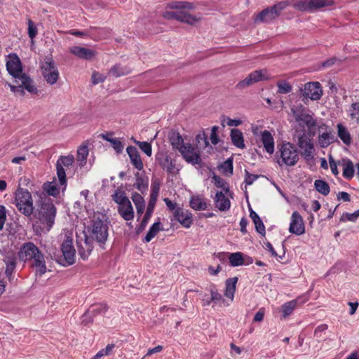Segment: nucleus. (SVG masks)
Wrapping results in <instances>:
<instances>
[{"label":"nucleus","mask_w":359,"mask_h":359,"mask_svg":"<svg viewBox=\"0 0 359 359\" xmlns=\"http://www.w3.org/2000/svg\"><path fill=\"white\" fill-rule=\"evenodd\" d=\"M269 76L266 69L256 70L250 73L245 79L238 82L236 88L239 90H243L258 81L268 80Z\"/></svg>","instance_id":"14"},{"label":"nucleus","mask_w":359,"mask_h":359,"mask_svg":"<svg viewBox=\"0 0 359 359\" xmlns=\"http://www.w3.org/2000/svg\"><path fill=\"white\" fill-rule=\"evenodd\" d=\"M43 189L46 191L44 193L48 196H57L60 193V190L57 188V184L54 182L45 183L43 184Z\"/></svg>","instance_id":"42"},{"label":"nucleus","mask_w":359,"mask_h":359,"mask_svg":"<svg viewBox=\"0 0 359 359\" xmlns=\"http://www.w3.org/2000/svg\"><path fill=\"white\" fill-rule=\"evenodd\" d=\"M175 217L185 228H189L193 222L191 212L182 208L175 210Z\"/></svg>","instance_id":"21"},{"label":"nucleus","mask_w":359,"mask_h":359,"mask_svg":"<svg viewBox=\"0 0 359 359\" xmlns=\"http://www.w3.org/2000/svg\"><path fill=\"white\" fill-rule=\"evenodd\" d=\"M350 116L352 119L359 120V102H354L351 104Z\"/></svg>","instance_id":"54"},{"label":"nucleus","mask_w":359,"mask_h":359,"mask_svg":"<svg viewBox=\"0 0 359 359\" xmlns=\"http://www.w3.org/2000/svg\"><path fill=\"white\" fill-rule=\"evenodd\" d=\"M61 250L63 259L60 264L65 266L74 264L76 258V250L73 245V239L71 236H66L65 239L61 245Z\"/></svg>","instance_id":"11"},{"label":"nucleus","mask_w":359,"mask_h":359,"mask_svg":"<svg viewBox=\"0 0 359 359\" xmlns=\"http://www.w3.org/2000/svg\"><path fill=\"white\" fill-rule=\"evenodd\" d=\"M69 51L70 53L77 57L78 58L86 60H93L97 55L96 51L79 46H73L69 47Z\"/></svg>","instance_id":"19"},{"label":"nucleus","mask_w":359,"mask_h":359,"mask_svg":"<svg viewBox=\"0 0 359 359\" xmlns=\"http://www.w3.org/2000/svg\"><path fill=\"white\" fill-rule=\"evenodd\" d=\"M106 79V76L99 72H93L92 75V82L93 84H98L104 82Z\"/></svg>","instance_id":"57"},{"label":"nucleus","mask_w":359,"mask_h":359,"mask_svg":"<svg viewBox=\"0 0 359 359\" xmlns=\"http://www.w3.org/2000/svg\"><path fill=\"white\" fill-rule=\"evenodd\" d=\"M6 69L15 79H18L22 73L21 62L16 54H10L6 61Z\"/></svg>","instance_id":"16"},{"label":"nucleus","mask_w":359,"mask_h":359,"mask_svg":"<svg viewBox=\"0 0 359 359\" xmlns=\"http://www.w3.org/2000/svg\"><path fill=\"white\" fill-rule=\"evenodd\" d=\"M260 142L268 154H272L274 152V140L269 130L261 133Z\"/></svg>","instance_id":"25"},{"label":"nucleus","mask_w":359,"mask_h":359,"mask_svg":"<svg viewBox=\"0 0 359 359\" xmlns=\"http://www.w3.org/2000/svg\"><path fill=\"white\" fill-rule=\"evenodd\" d=\"M190 207L194 210H205L207 209V203L200 196H193L190 198Z\"/></svg>","instance_id":"29"},{"label":"nucleus","mask_w":359,"mask_h":359,"mask_svg":"<svg viewBox=\"0 0 359 359\" xmlns=\"http://www.w3.org/2000/svg\"><path fill=\"white\" fill-rule=\"evenodd\" d=\"M112 197L118 204V212L121 217L126 221L133 219L135 216L133 208L126 194L121 190H117Z\"/></svg>","instance_id":"8"},{"label":"nucleus","mask_w":359,"mask_h":359,"mask_svg":"<svg viewBox=\"0 0 359 359\" xmlns=\"http://www.w3.org/2000/svg\"><path fill=\"white\" fill-rule=\"evenodd\" d=\"M311 136V133H306V130L299 131L295 129L294 141L301 149V155L307 161L313 158L314 146Z\"/></svg>","instance_id":"7"},{"label":"nucleus","mask_w":359,"mask_h":359,"mask_svg":"<svg viewBox=\"0 0 359 359\" xmlns=\"http://www.w3.org/2000/svg\"><path fill=\"white\" fill-rule=\"evenodd\" d=\"M161 187V181L158 178L152 179L149 201L156 202Z\"/></svg>","instance_id":"38"},{"label":"nucleus","mask_w":359,"mask_h":359,"mask_svg":"<svg viewBox=\"0 0 359 359\" xmlns=\"http://www.w3.org/2000/svg\"><path fill=\"white\" fill-rule=\"evenodd\" d=\"M337 135L341 140L346 145H349L351 143V137L348 129L341 123H338L337 126Z\"/></svg>","instance_id":"32"},{"label":"nucleus","mask_w":359,"mask_h":359,"mask_svg":"<svg viewBox=\"0 0 359 359\" xmlns=\"http://www.w3.org/2000/svg\"><path fill=\"white\" fill-rule=\"evenodd\" d=\"M16 264L6 265L5 274L11 283L13 282L14 280L13 273Z\"/></svg>","instance_id":"55"},{"label":"nucleus","mask_w":359,"mask_h":359,"mask_svg":"<svg viewBox=\"0 0 359 359\" xmlns=\"http://www.w3.org/2000/svg\"><path fill=\"white\" fill-rule=\"evenodd\" d=\"M231 139L233 145L239 149L245 148L244 138L243 133L238 129H232L231 130Z\"/></svg>","instance_id":"28"},{"label":"nucleus","mask_w":359,"mask_h":359,"mask_svg":"<svg viewBox=\"0 0 359 359\" xmlns=\"http://www.w3.org/2000/svg\"><path fill=\"white\" fill-rule=\"evenodd\" d=\"M196 147L198 148H205L209 145L207 136L205 133H199L196 137Z\"/></svg>","instance_id":"49"},{"label":"nucleus","mask_w":359,"mask_h":359,"mask_svg":"<svg viewBox=\"0 0 359 359\" xmlns=\"http://www.w3.org/2000/svg\"><path fill=\"white\" fill-rule=\"evenodd\" d=\"M135 144H137L140 149L148 156H151L152 154V148L150 143L147 142H140L135 140L133 137L131 139Z\"/></svg>","instance_id":"45"},{"label":"nucleus","mask_w":359,"mask_h":359,"mask_svg":"<svg viewBox=\"0 0 359 359\" xmlns=\"http://www.w3.org/2000/svg\"><path fill=\"white\" fill-rule=\"evenodd\" d=\"M200 149L190 143H186L180 151L184 159L192 165L200 164L201 162Z\"/></svg>","instance_id":"13"},{"label":"nucleus","mask_w":359,"mask_h":359,"mask_svg":"<svg viewBox=\"0 0 359 359\" xmlns=\"http://www.w3.org/2000/svg\"><path fill=\"white\" fill-rule=\"evenodd\" d=\"M147 183H145V180L142 177H137L136 181V187L141 191L145 190L147 188Z\"/></svg>","instance_id":"64"},{"label":"nucleus","mask_w":359,"mask_h":359,"mask_svg":"<svg viewBox=\"0 0 359 359\" xmlns=\"http://www.w3.org/2000/svg\"><path fill=\"white\" fill-rule=\"evenodd\" d=\"M292 6L297 11L311 13L310 0H298L292 4Z\"/></svg>","instance_id":"41"},{"label":"nucleus","mask_w":359,"mask_h":359,"mask_svg":"<svg viewBox=\"0 0 359 359\" xmlns=\"http://www.w3.org/2000/svg\"><path fill=\"white\" fill-rule=\"evenodd\" d=\"M287 6V1H280L271 7L266 8L256 16L255 22L269 23L276 19Z\"/></svg>","instance_id":"10"},{"label":"nucleus","mask_w":359,"mask_h":359,"mask_svg":"<svg viewBox=\"0 0 359 359\" xmlns=\"http://www.w3.org/2000/svg\"><path fill=\"white\" fill-rule=\"evenodd\" d=\"M108 308L106 304H97L91 306V308L86 313V314L89 313H105L107 311Z\"/></svg>","instance_id":"52"},{"label":"nucleus","mask_w":359,"mask_h":359,"mask_svg":"<svg viewBox=\"0 0 359 359\" xmlns=\"http://www.w3.org/2000/svg\"><path fill=\"white\" fill-rule=\"evenodd\" d=\"M108 142H109L114 148V149L116 151V153L119 154L122 152L123 149V144L122 142L117 138L108 140Z\"/></svg>","instance_id":"53"},{"label":"nucleus","mask_w":359,"mask_h":359,"mask_svg":"<svg viewBox=\"0 0 359 359\" xmlns=\"http://www.w3.org/2000/svg\"><path fill=\"white\" fill-rule=\"evenodd\" d=\"M28 25V35L31 39H33L36 37L38 30L36 27L35 26L34 22L31 19L27 20Z\"/></svg>","instance_id":"51"},{"label":"nucleus","mask_w":359,"mask_h":359,"mask_svg":"<svg viewBox=\"0 0 359 359\" xmlns=\"http://www.w3.org/2000/svg\"><path fill=\"white\" fill-rule=\"evenodd\" d=\"M334 140L332 133H323L318 136V143L322 148L327 147Z\"/></svg>","instance_id":"35"},{"label":"nucleus","mask_w":359,"mask_h":359,"mask_svg":"<svg viewBox=\"0 0 359 359\" xmlns=\"http://www.w3.org/2000/svg\"><path fill=\"white\" fill-rule=\"evenodd\" d=\"M131 72V69L127 66L116 65L109 71V74L114 77H120L128 75Z\"/></svg>","instance_id":"31"},{"label":"nucleus","mask_w":359,"mask_h":359,"mask_svg":"<svg viewBox=\"0 0 359 359\" xmlns=\"http://www.w3.org/2000/svg\"><path fill=\"white\" fill-rule=\"evenodd\" d=\"M212 180H214L215 185L217 187L223 189L225 194H229V196L231 194L229 185L224 179L216 175H213Z\"/></svg>","instance_id":"43"},{"label":"nucleus","mask_w":359,"mask_h":359,"mask_svg":"<svg viewBox=\"0 0 359 359\" xmlns=\"http://www.w3.org/2000/svg\"><path fill=\"white\" fill-rule=\"evenodd\" d=\"M278 153L280 159L278 163L281 165V162L287 166H294L299 161V152L295 146L286 142L278 147Z\"/></svg>","instance_id":"9"},{"label":"nucleus","mask_w":359,"mask_h":359,"mask_svg":"<svg viewBox=\"0 0 359 359\" xmlns=\"http://www.w3.org/2000/svg\"><path fill=\"white\" fill-rule=\"evenodd\" d=\"M210 294H211V301H212L215 303L222 300V294L220 293H219L217 290L211 289Z\"/></svg>","instance_id":"62"},{"label":"nucleus","mask_w":359,"mask_h":359,"mask_svg":"<svg viewBox=\"0 0 359 359\" xmlns=\"http://www.w3.org/2000/svg\"><path fill=\"white\" fill-rule=\"evenodd\" d=\"M358 219V217H356L355 214L353 213H345L342 215L341 217L340 220L342 222H345L346 220L351 221V222H355Z\"/></svg>","instance_id":"63"},{"label":"nucleus","mask_w":359,"mask_h":359,"mask_svg":"<svg viewBox=\"0 0 359 359\" xmlns=\"http://www.w3.org/2000/svg\"><path fill=\"white\" fill-rule=\"evenodd\" d=\"M6 220V211L3 205H0V231L3 229Z\"/></svg>","instance_id":"58"},{"label":"nucleus","mask_w":359,"mask_h":359,"mask_svg":"<svg viewBox=\"0 0 359 359\" xmlns=\"http://www.w3.org/2000/svg\"><path fill=\"white\" fill-rule=\"evenodd\" d=\"M238 280V277H233L228 278L225 281L224 296L231 301L233 300Z\"/></svg>","instance_id":"27"},{"label":"nucleus","mask_w":359,"mask_h":359,"mask_svg":"<svg viewBox=\"0 0 359 359\" xmlns=\"http://www.w3.org/2000/svg\"><path fill=\"white\" fill-rule=\"evenodd\" d=\"M108 229L106 215L101 212H95L91 224L88 227L89 238L99 243H104L108 237Z\"/></svg>","instance_id":"4"},{"label":"nucleus","mask_w":359,"mask_h":359,"mask_svg":"<svg viewBox=\"0 0 359 359\" xmlns=\"http://www.w3.org/2000/svg\"><path fill=\"white\" fill-rule=\"evenodd\" d=\"M169 141L172 146L173 149H177L179 151L181 149L182 146H184L186 143L184 142V140L179 133L172 131L169 134Z\"/></svg>","instance_id":"30"},{"label":"nucleus","mask_w":359,"mask_h":359,"mask_svg":"<svg viewBox=\"0 0 359 359\" xmlns=\"http://www.w3.org/2000/svg\"><path fill=\"white\" fill-rule=\"evenodd\" d=\"M343 176L346 179H351L354 175V167L353 162L349 159H342Z\"/></svg>","instance_id":"34"},{"label":"nucleus","mask_w":359,"mask_h":359,"mask_svg":"<svg viewBox=\"0 0 359 359\" xmlns=\"http://www.w3.org/2000/svg\"><path fill=\"white\" fill-rule=\"evenodd\" d=\"M168 8L175 11H165L162 16L165 19H175L179 22L194 25L201 20V17L191 15L189 12L195 8L193 3L189 1H174L170 2Z\"/></svg>","instance_id":"1"},{"label":"nucleus","mask_w":359,"mask_h":359,"mask_svg":"<svg viewBox=\"0 0 359 359\" xmlns=\"http://www.w3.org/2000/svg\"><path fill=\"white\" fill-rule=\"evenodd\" d=\"M126 151L132 165L138 170H142L144 168V165L137 148L129 146L126 148Z\"/></svg>","instance_id":"24"},{"label":"nucleus","mask_w":359,"mask_h":359,"mask_svg":"<svg viewBox=\"0 0 359 359\" xmlns=\"http://www.w3.org/2000/svg\"><path fill=\"white\" fill-rule=\"evenodd\" d=\"M334 4L332 0H310L311 13H314L323 8Z\"/></svg>","instance_id":"33"},{"label":"nucleus","mask_w":359,"mask_h":359,"mask_svg":"<svg viewBox=\"0 0 359 359\" xmlns=\"http://www.w3.org/2000/svg\"><path fill=\"white\" fill-rule=\"evenodd\" d=\"M41 71L42 75L48 83L53 85L57 81L59 72L52 58L45 59L41 65Z\"/></svg>","instance_id":"12"},{"label":"nucleus","mask_w":359,"mask_h":359,"mask_svg":"<svg viewBox=\"0 0 359 359\" xmlns=\"http://www.w3.org/2000/svg\"><path fill=\"white\" fill-rule=\"evenodd\" d=\"M278 92L281 94L290 93L292 90V86L285 81H280L277 83Z\"/></svg>","instance_id":"48"},{"label":"nucleus","mask_w":359,"mask_h":359,"mask_svg":"<svg viewBox=\"0 0 359 359\" xmlns=\"http://www.w3.org/2000/svg\"><path fill=\"white\" fill-rule=\"evenodd\" d=\"M218 129L217 126H213L211 130V135H210V141L212 144H217L219 142V138L217 134V130Z\"/></svg>","instance_id":"60"},{"label":"nucleus","mask_w":359,"mask_h":359,"mask_svg":"<svg viewBox=\"0 0 359 359\" xmlns=\"http://www.w3.org/2000/svg\"><path fill=\"white\" fill-rule=\"evenodd\" d=\"M256 231L261 235L264 236L266 233L265 231V226L262 221L261 219H259L258 221L254 222Z\"/></svg>","instance_id":"59"},{"label":"nucleus","mask_w":359,"mask_h":359,"mask_svg":"<svg viewBox=\"0 0 359 359\" xmlns=\"http://www.w3.org/2000/svg\"><path fill=\"white\" fill-rule=\"evenodd\" d=\"M88 155V147L86 145H81L77 151V161L80 166H83L85 165Z\"/></svg>","instance_id":"40"},{"label":"nucleus","mask_w":359,"mask_h":359,"mask_svg":"<svg viewBox=\"0 0 359 359\" xmlns=\"http://www.w3.org/2000/svg\"><path fill=\"white\" fill-rule=\"evenodd\" d=\"M291 115L297 124L296 129L299 131L308 129L309 133L316 126V121L313 116L308 113L306 107L302 104L292 105L290 107Z\"/></svg>","instance_id":"5"},{"label":"nucleus","mask_w":359,"mask_h":359,"mask_svg":"<svg viewBox=\"0 0 359 359\" xmlns=\"http://www.w3.org/2000/svg\"><path fill=\"white\" fill-rule=\"evenodd\" d=\"M17 79L20 81L21 88L26 89L29 93L32 95H37L39 90L36 86L34 85L33 80L27 76L26 74H22Z\"/></svg>","instance_id":"26"},{"label":"nucleus","mask_w":359,"mask_h":359,"mask_svg":"<svg viewBox=\"0 0 359 359\" xmlns=\"http://www.w3.org/2000/svg\"><path fill=\"white\" fill-rule=\"evenodd\" d=\"M222 191H217L214 198V203L220 211H227L231 207L229 198Z\"/></svg>","instance_id":"23"},{"label":"nucleus","mask_w":359,"mask_h":359,"mask_svg":"<svg viewBox=\"0 0 359 359\" xmlns=\"http://www.w3.org/2000/svg\"><path fill=\"white\" fill-rule=\"evenodd\" d=\"M36 210L34 216L43 224H46L48 230L53 226L55 222L57 209L52 200L43 191L37 192Z\"/></svg>","instance_id":"2"},{"label":"nucleus","mask_w":359,"mask_h":359,"mask_svg":"<svg viewBox=\"0 0 359 359\" xmlns=\"http://www.w3.org/2000/svg\"><path fill=\"white\" fill-rule=\"evenodd\" d=\"M302 95L312 100H318L323 95V90L319 82H309L304 85Z\"/></svg>","instance_id":"17"},{"label":"nucleus","mask_w":359,"mask_h":359,"mask_svg":"<svg viewBox=\"0 0 359 359\" xmlns=\"http://www.w3.org/2000/svg\"><path fill=\"white\" fill-rule=\"evenodd\" d=\"M20 260L26 262L33 260L32 266L36 269V275L41 276L47 271L43 254L32 242H27L21 246L18 252Z\"/></svg>","instance_id":"3"},{"label":"nucleus","mask_w":359,"mask_h":359,"mask_svg":"<svg viewBox=\"0 0 359 359\" xmlns=\"http://www.w3.org/2000/svg\"><path fill=\"white\" fill-rule=\"evenodd\" d=\"M297 302L296 300H292L285 303L282 306V311L283 318H286L290 316L294 309L297 307Z\"/></svg>","instance_id":"44"},{"label":"nucleus","mask_w":359,"mask_h":359,"mask_svg":"<svg viewBox=\"0 0 359 359\" xmlns=\"http://www.w3.org/2000/svg\"><path fill=\"white\" fill-rule=\"evenodd\" d=\"M156 160L161 167L167 172L170 174H174L175 172V165L168 155L163 153L158 154Z\"/></svg>","instance_id":"22"},{"label":"nucleus","mask_w":359,"mask_h":359,"mask_svg":"<svg viewBox=\"0 0 359 359\" xmlns=\"http://www.w3.org/2000/svg\"><path fill=\"white\" fill-rule=\"evenodd\" d=\"M132 200L135 206L145 203L143 197L138 193H135L133 194Z\"/></svg>","instance_id":"61"},{"label":"nucleus","mask_w":359,"mask_h":359,"mask_svg":"<svg viewBox=\"0 0 359 359\" xmlns=\"http://www.w3.org/2000/svg\"><path fill=\"white\" fill-rule=\"evenodd\" d=\"M161 222H156L150 227L149 231L144 237V241L146 243H149L151 241L153 238H154L158 232L161 230Z\"/></svg>","instance_id":"37"},{"label":"nucleus","mask_w":359,"mask_h":359,"mask_svg":"<svg viewBox=\"0 0 359 359\" xmlns=\"http://www.w3.org/2000/svg\"><path fill=\"white\" fill-rule=\"evenodd\" d=\"M289 231L300 236L305 233V226L302 217L298 212H294L291 216Z\"/></svg>","instance_id":"18"},{"label":"nucleus","mask_w":359,"mask_h":359,"mask_svg":"<svg viewBox=\"0 0 359 359\" xmlns=\"http://www.w3.org/2000/svg\"><path fill=\"white\" fill-rule=\"evenodd\" d=\"M221 169L222 172L226 175L230 176L233 174V160L232 158H228L221 165Z\"/></svg>","instance_id":"47"},{"label":"nucleus","mask_w":359,"mask_h":359,"mask_svg":"<svg viewBox=\"0 0 359 359\" xmlns=\"http://www.w3.org/2000/svg\"><path fill=\"white\" fill-rule=\"evenodd\" d=\"M74 162V157L72 155L61 156L57 161V175L59 180V183L61 186L65 187L67 179L66 173L63 166L69 167Z\"/></svg>","instance_id":"15"},{"label":"nucleus","mask_w":359,"mask_h":359,"mask_svg":"<svg viewBox=\"0 0 359 359\" xmlns=\"http://www.w3.org/2000/svg\"><path fill=\"white\" fill-rule=\"evenodd\" d=\"M78 253L83 259H86L91 253L93 245L92 239L85 236L84 239L77 241Z\"/></svg>","instance_id":"20"},{"label":"nucleus","mask_w":359,"mask_h":359,"mask_svg":"<svg viewBox=\"0 0 359 359\" xmlns=\"http://www.w3.org/2000/svg\"><path fill=\"white\" fill-rule=\"evenodd\" d=\"M15 205L18 211L26 217L34 213V201L31 193L24 188L18 187L15 193Z\"/></svg>","instance_id":"6"},{"label":"nucleus","mask_w":359,"mask_h":359,"mask_svg":"<svg viewBox=\"0 0 359 359\" xmlns=\"http://www.w3.org/2000/svg\"><path fill=\"white\" fill-rule=\"evenodd\" d=\"M3 261L6 265L16 264L15 254L12 251L6 252Z\"/></svg>","instance_id":"50"},{"label":"nucleus","mask_w":359,"mask_h":359,"mask_svg":"<svg viewBox=\"0 0 359 359\" xmlns=\"http://www.w3.org/2000/svg\"><path fill=\"white\" fill-rule=\"evenodd\" d=\"M229 260L233 266H241L243 264V258L241 252H234L230 254Z\"/></svg>","instance_id":"46"},{"label":"nucleus","mask_w":359,"mask_h":359,"mask_svg":"<svg viewBox=\"0 0 359 359\" xmlns=\"http://www.w3.org/2000/svg\"><path fill=\"white\" fill-rule=\"evenodd\" d=\"M156 203V202L152 201H149V204L147 205L146 213H145V215L142 220L141 224H140V226L142 229H144L147 226V224L154 212Z\"/></svg>","instance_id":"39"},{"label":"nucleus","mask_w":359,"mask_h":359,"mask_svg":"<svg viewBox=\"0 0 359 359\" xmlns=\"http://www.w3.org/2000/svg\"><path fill=\"white\" fill-rule=\"evenodd\" d=\"M245 183L247 185H251L259 177V175L251 174L247 170H245Z\"/></svg>","instance_id":"56"},{"label":"nucleus","mask_w":359,"mask_h":359,"mask_svg":"<svg viewBox=\"0 0 359 359\" xmlns=\"http://www.w3.org/2000/svg\"><path fill=\"white\" fill-rule=\"evenodd\" d=\"M314 187L316 191L323 196H327L330 193V186L324 180H316L314 182Z\"/></svg>","instance_id":"36"}]
</instances>
